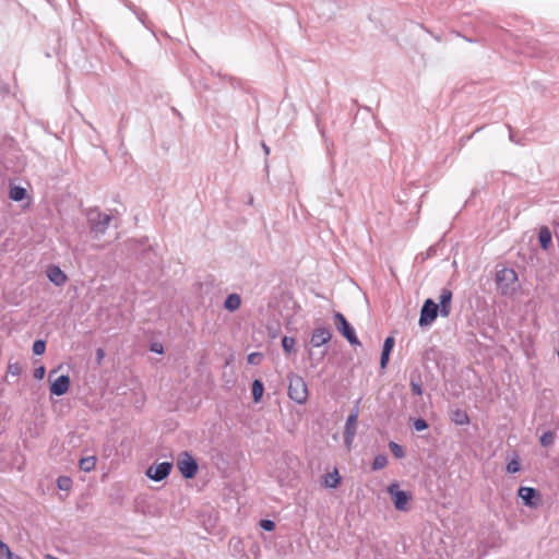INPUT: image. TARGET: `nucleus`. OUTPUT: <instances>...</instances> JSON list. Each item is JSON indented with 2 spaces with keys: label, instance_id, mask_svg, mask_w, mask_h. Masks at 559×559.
<instances>
[{
  "label": "nucleus",
  "instance_id": "1",
  "mask_svg": "<svg viewBox=\"0 0 559 559\" xmlns=\"http://www.w3.org/2000/svg\"><path fill=\"white\" fill-rule=\"evenodd\" d=\"M87 226L93 238L104 236L111 224L118 226V218L112 214L100 211L99 207H90L85 211Z\"/></svg>",
  "mask_w": 559,
  "mask_h": 559
},
{
  "label": "nucleus",
  "instance_id": "2",
  "mask_svg": "<svg viewBox=\"0 0 559 559\" xmlns=\"http://www.w3.org/2000/svg\"><path fill=\"white\" fill-rule=\"evenodd\" d=\"M496 283L501 295H512L519 287L518 274L513 269L503 267L497 271Z\"/></svg>",
  "mask_w": 559,
  "mask_h": 559
},
{
  "label": "nucleus",
  "instance_id": "3",
  "mask_svg": "<svg viewBox=\"0 0 559 559\" xmlns=\"http://www.w3.org/2000/svg\"><path fill=\"white\" fill-rule=\"evenodd\" d=\"M288 396L295 403L302 405L307 402L309 392L304 378L296 373L288 374Z\"/></svg>",
  "mask_w": 559,
  "mask_h": 559
},
{
  "label": "nucleus",
  "instance_id": "4",
  "mask_svg": "<svg viewBox=\"0 0 559 559\" xmlns=\"http://www.w3.org/2000/svg\"><path fill=\"white\" fill-rule=\"evenodd\" d=\"M386 491L397 511L406 512L411 509L409 500L412 497L408 492L400 489V484L397 481L390 484Z\"/></svg>",
  "mask_w": 559,
  "mask_h": 559
},
{
  "label": "nucleus",
  "instance_id": "5",
  "mask_svg": "<svg viewBox=\"0 0 559 559\" xmlns=\"http://www.w3.org/2000/svg\"><path fill=\"white\" fill-rule=\"evenodd\" d=\"M333 319L337 331L348 341L350 345H360L354 328L341 312H335Z\"/></svg>",
  "mask_w": 559,
  "mask_h": 559
},
{
  "label": "nucleus",
  "instance_id": "6",
  "mask_svg": "<svg viewBox=\"0 0 559 559\" xmlns=\"http://www.w3.org/2000/svg\"><path fill=\"white\" fill-rule=\"evenodd\" d=\"M177 467L185 478H193L198 473V462L187 451L181 452L177 459Z\"/></svg>",
  "mask_w": 559,
  "mask_h": 559
},
{
  "label": "nucleus",
  "instance_id": "7",
  "mask_svg": "<svg viewBox=\"0 0 559 559\" xmlns=\"http://www.w3.org/2000/svg\"><path fill=\"white\" fill-rule=\"evenodd\" d=\"M359 400L357 401L355 407L352 409L350 414L347 416L346 424H345V430H344V443L349 449L355 436H356V429H357V420L359 416Z\"/></svg>",
  "mask_w": 559,
  "mask_h": 559
},
{
  "label": "nucleus",
  "instance_id": "8",
  "mask_svg": "<svg viewBox=\"0 0 559 559\" xmlns=\"http://www.w3.org/2000/svg\"><path fill=\"white\" fill-rule=\"evenodd\" d=\"M439 312V305L430 298L426 299L420 310L419 325L421 328L431 325Z\"/></svg>",
  "mask_w": 559,
  "mask_h": 559
},
{
  "label": "nucleus",
  "instance_id": "9",
  "mask_svg": "<svg viewBox=\"0 0 559 559\" xmlns=\"http://www.w3.org/2000/svg\"><path fill=\"white\" fill-rule=\"evenodd\" d=\"M518 495L528 508H537L540 502V493L533 487L522 486L519 488Z\"/></svg>",
  "mask_w": 559,
  "mask_h": 559
},
{
  "label": "nucleus",
  "instance_id": "10",
  "mask_svg": "<svg viewBox=\"0 0 559 559\" xmlns=\"http://www.w3.org/2000/svg\"><path fill=\"white\" fill-rule=\"evenodd\" d=\"M171 467L173 464L170 462H162L155 466L148 467L146 475L155 481H160L169 475Z\"/></svg>",
  "mask_w": 559,
  "mask_h": 559
},
{
  "label": "nucleus",
  "instance_id": "11",
  "mask_svg": "<svg viewBox=\"0 0 559 559\" xmlns=\"http://www.w3.org/2000/svg\"><path fill=\"white\" fill-rule=\"evenodd\" d=\"M332 338V333L329 328L321 326L313 330L311 335V344L313 347H320L329 343Z\"/></svg>",
  "mask_w": 559,
  "mask_h": 559
},
{
  "label": "nucleus",
  "instance_id": "12",
  "mask_svg": "<svg viewBox=\"0 0 559 559\" xmlns=\"http://www.w3.org/2000/svg\"><path fill=\"white\" fill-rule=\"evenodd\" d=\"M452 292L449 288H442L439 295V309L441 317H449L451 313Z\"/></svg>",
  "mask_w": 559,
  "mask_h": 559
},
{
  "label": "nucleus",
  "instance_id": "13",
  "mask_svg": "<svg viewBox=\"0 0 559 559\" xmlns=\"http://www.w3.org/2000/svg\"><path fill=\"white\" fill-rule=\"evenodd\" d=\"M47 277L51 283H53L56 286H62L67 282V275L57 265H49L47 267Z\"/></svg>",
  "mask_w": 559,
  "mask_h": 559
},
{
  "label": "nucleus",
  "instance_id": "14",
  "mask_svg": "<svg viewBox=\"0 0 559 559\" xmlns=\"http://www.w3.org/2000/svg\"><path fill=\"white\" fill-rule=\"evenodd\" d=\"M70 385V378L66 374L58 377L50 386V392L57 396H61L67 393Z\"/></svg>",
  "mask_w": 559,
  "mask_h": 559
},
{
  "label": "nucleus",
  "instance_id": "15",
  "mask_svg": "<svg viewBox=\"0 0 559 559\" xmlns=\"http://www.w3.org/2000/svg\"><path fill=\"white\" fill-rule=\"evenodd\" d=\"M241 305V298L238 294L234 293L227 296L224 302V308L230 312L239 309Z\"/></svg>",
  "mask_w": 559,
  "mask_h": 559
},
{
  "label": "nucleus",
  "instance_id": "16",
  "mask_svg": "<svg viewBox=\"0 0 559 559\" xmlns=\"http://www.w3.org/2000/svg\"><path fill=\"white\" fill-rule=\"evenodd\" d=\"M340 483H341V476H340L338 471L336 468H334L333 472L328 473L324 476L323 485L326 488H336L340 485Z\"/></svg>",
  "mask_w": 559,
  "mask_h": 559
},
{
  "label": "nucleus",
  "instance_id": "17",
  "mask_svg": "<svg viewBox=\"0 0 559 559\" xmlns=\"http://www.w3.org/2000/svg\"><path fill=\"white\" fill-rule=\"evenodd\" d=\"M538 240L543 249H548L551 245V233L548 227H542L538 233Z\"/></svg>",
  "mask_w": 559,
  "mask_h": 559
},
{
  "label": "nucleus",
  "instance_id": "18",
  "mask_svg": "<svg viewBox=\"0 0 559 559\" xmlns=\"http://www.w3.org/2000/svg\"><path fill=\"white\" fill-rule=\"evenodd\" d=\"M97 459L96 456H86L82 457L79 462V466L84 472H92L96 466Z\"/></svg>",
  "mask_w": 559,
  "mask_h": 559
},
{
  "label": "nucleus",
  "instance_id": "19",
  "mask_svg": "<svg viewBox=\"0 0 559 559\" xmlns=\"http://www.w3.org/2000/svg\"><path fill=\"white\" fill-rule=\"evenodd\" d=\"M264 392V386L261 380L255 379L252 382V397L255 403L260 402Z\"/></svg>",
  "mask_w": 559,
  "mask_h": 559
},
{
  "label": "nucleus",
  "instance_id": "20",
  "mask_svg": "<svg viewBox=\"0 0 559 559\" xmlns=\"http://www.w3.org/2000/svg\"><path fill=\"white\" fill-rule=\"evenodd\" d=\"M555 440H556V433L554 431H551V430L545 431L540 436V439H539L540 444L543 447H549V445L554 444Z\"/></svg>",
  "mask_w": 559,
  "mask_h": 559
},
{
  "label": "nucleus",
  "instance_id": "21",
  "mask_svg": "<svg viewBox=\"0 0 559 559\" xmlns=\"http://www.w3.org/2000/svg\"><path fill=\"white\" fill-rule=\"evenodd\" d=\"M26 195V190L22 187H12L10 190V198L14 201H22Z\"/></svg>",
  "mask_w": 559,
  "mask_h": 559
},
{
  "label": "nucleus",
  "instance_id": "22",
  "mask_svg": "<svg viewBox=\"0 0 559 559\" xmlns=\"http://www.w3.org/2000/svg\"><path fill=\"white\" fill-rule=\"evenodd\" d=\"M73 481L68 476H59L57 479V486L60 490L68 491L72 488Z\"/></svg>",
  "mask_w": 559,
  "mask_h": 559
},
{
  "label": "nucleus",
  "instance_id": "23",
  "mask_svg": "<svg viewBox=\"0 0 559 559\" xmlns=\"http://www.w3.org/2000/svg\"><path fill=\"white\" fill-rule=\"evenodd\" d=\"M453 420L455 421L456 425H460V426H463V425H466L469 423V418H468L466 412L461 411V409H456L454 412Z\"/></svg>",
  "mask_w": 559,
  "mask_h": 559
},
{
  "label": "nucleus",
  "instance_id": "24",
  "mask_svg": "<svg viewBox=\"0 0 559 559\" xmlns=\"http://www.w3.org/2000/svg\"><path fill=\"white\" fill-rule=\"evenodd\" d=\"M389 449L396 459H403L405 456L404 448L394 441L389 442Z\"/></svg>",
  "mask_w": 559,
  "mask_h": 559
},
{
  "label": "nucleus",
  "instance_id": "25",
  "mask_svg": "<svg viewBox=\"0 0 559 559\" xmlns=\"http://www.w3.org/2000/svg\"><path fill=\"white\" fill-rule=\"evenodd\" d=\"M388 464V457L385 454H378L374 460H373V463H372V469L373 471H379V469H382L386 466Z\"/></svg>",
  "mask_w": 559,
  "mask_h": 559
},
{
  "label": "nucleus",
  "instance_id": "26",
  "mask_svg": "<svg viewBox=\"0 0 559 559\" xmlns=\"http://www.w3.org/2000/svg\"><path fill=\"white\" fill-rule=\"evenodd\" d=\"M295 345H296V340L294 337H290V336H284L282 338V346H283V349L287 353V354H290L294 348H295Z\"/></svg>",
  "mask_w": 559,
  "mask_h": 559
},
{
  "label": "nucleus",
  "instance_id": "27",
  "mask_svg": "<svg viewBox=\"0 0 559 559\" xmlns=\"http://www.w3.org/2000/svg\"><path fill=\"white\" fill-rule=\"evenodd\" d=\"M33 353L34 355H43L46 350V342L44 340H37L33 344Z\"/></svg>",
  "mask_w": 559,
  "mask_h": 559
},
{
  "label": "nucleus",
  "instance_id": "28",
  "mask_svg": "<svg viewBox=\"0 0 559 559\" xmlns=\"http://www.w3.org/2000/svg\"><path fill=\"white\" fill-rule=\"evenodd\" d=\"M8 372L11 373L12 376H20L22 372L21 364L17 361H10L8 365Z\"/></svg>",
  "mask_w": 559,
  "mask_h": 559
},
{
  "label": "nucleus",
  "instance_id": "29",
  "mask_svg": "<svg viewBox=\"0 0 559 559\" xmlns=\"http://www.w3.org/2000/svg\"><path fill=\"white\" fill-rule=\"evenodd\" d=\"M521 468V464H520V461L518 459H512L508 464H507V472L508 473H511V474H514V473H518Z\"/></svg>",
  "mask_w": 559,
  "mask_h": 559
},
{
  "label": "nucleus",
  "instance_id": "30",
  "mask_svg": "<svg viewBox=\"0 0 559 559\" xmlns=\"http://www.w3.org/2000/svg\"><path fill=\"white\" fill-rule=\"evenodd\" d=\"M411 389H412V392L415 395H421L423 394V388H421V383H420L419 380L412 379L411 380Z\"/></svg>",
  "mask_w": 559,
  "mask_h": 559
},
{
  "label": "nucleus",
  "instance_id": "31",
  "mask_svg": "<svg viewBox=\"0 0 559 559\" xmlns=\"http://www.w3.org/2000/svg\"><path fill=\"white\" fill-rule=\"evenodd\" d=\"M394 343H395L394 337L388 336L384 340L382 352L391 353V350L393 349Z\"/></svg>",
  "mask_w": 559,
  "mask_h": 559
},
{
  "label": "nucleus",
  "instance_id": "32",
  "mask_svg": "<svg viewBox=\"0 0 559 559\" xmlns=\"http://www.w3.org/2000/svg\"><path fill=\"white\" fill-rule=\"evenodd\" d=\"M414 428L415 430L417 431H423L425 429L428 428V424L425 419L423 418H417L415 421H414Z\"/></svg>",
  "mask_w": 559,
  "mask_h": 559
},
{
  "label": "nucleus",
  "instance_id": "33",
  "mask_svg": "<svg viewBox=\"0 0 559 559\" xmlns=\"http://www.w3.org/2000/svg\"><path fill=\"white\" fill-rule=\"evenodd\" d=\"M260 526L265 531H273L275 527V523L271 520H261Z\"/></svg>",
  "mask_w": 559,
  "mask_h": 559
},
{
  "label": "nucleus",
  "instance_id": "34",
  "mask_svg": "<svg viewBox=\"0 0 559 559\" xmlns=\"http://www.w3.org/2000/svg\"><path fill=\"white\" fill-rule=\"evenodd\" d=\"M261 360V354L260 353H251L248 355V362L249 364H259Z\"/></svg>",
  "mask_w": 559,
  "mask_h": 559
},
{
  "label": "nucleus",
  "instance_id": "35",
  "mask_svg": "<svg viewBox=\"0 0 559 559\" xmlns=\"http://www.w3.org/2000/svg\"><path fill=\"white\" fill-rule=\"evenodd\" d=\"M389 359H390V353L388 352H382L381 353V358H380V367L382 369H384L389 362Z\"/></svg>",
  "mask_w": 559,
  "mask_h": 559
},
{
  "label": "nucleus",
  "instance_id": "36",
  "mask_svg": "<svg viewBox=\"0 0 559 559\" xmlns=\"http://www.w3.org/2000/svg\"><path fill=\"white\" fill-rule=\"evenodd\" d=\"M45 376V367L40 366L34 370V377L38 380L43 379Z\"/></svg>",
  "mask_w": 559,
  "mask_h": 559
},
{
  "label": "nucleus",
  "instance_id": "37",
  "mask_svg": "<svg viewBox=\"0 0 559 559\" xmlns=\"http://www.w3.org/2000/svg\"><path fill=\"white\" fill-rule=\"evenodd\" d=\"M9 546L0 540V559H5Z\"/></svg>",
  "mask_w": 559,
  "mask_h": 559
},
{
  "label": "nucleus",
  "instance_id": "38",
  "mask_svg": "<svg viewBox=\"0 0 559 559\" xmlns=\"http://www.w3.org/2000/svg\"><path fill=\"white\" fill-rule=\"evenodd\" d=\"M5 559H22V557H20L19 555L12 552L11 549L9 548L8 551H7Z\"/></svg>",
  "mask_w": 559,
  "mask_h": 559
},
{
  "label": "nucleus",
  "instance_id": "39",
  "mask_svg": "<svg viewBox=\"0 0 559 559\" xmlns=\"http://www.w3.org/2000/svg\"><path fill=\"white\" fill-rule=\"evenodd\" d=\"M151 349L157 354H162L163 353V346L160 344H153Z\"/></svg>",
  "mask_w": 559,
  "mask_h": 559
},
{
  "label": "nucleus",
  "instance_id": "40",
  "mask_svg": "<svg viewBox=\"0 0 559 559\" xmlns=\"http://www.w3.org/2000/svg\"><path fill=\"white\" fill-rule=\"evenodd\" d=\"M104 357H105V352H104V349L98 348V349L96 350V358H97L98 362H100V361L103 360V358H104Z\"/></svg>",
  "mask_w": 559,
  "mask_h": 559
},
{
  "label": "nucleus",
  "instance_id": "41",
  "mask_svg": "<svg viewBox=\"0 0 559 559\" xmlns=\"http://www.w3.org/2000/svg\"><path fill=\"white\" fill-rule=\"evenodd\" d=\"M261 147L263 148L265 155H267L270 153V148L265 144V142H261Z\"/></svg>",
  "mask_w": 559,
  "mask_h": 559
}]
</instances>
